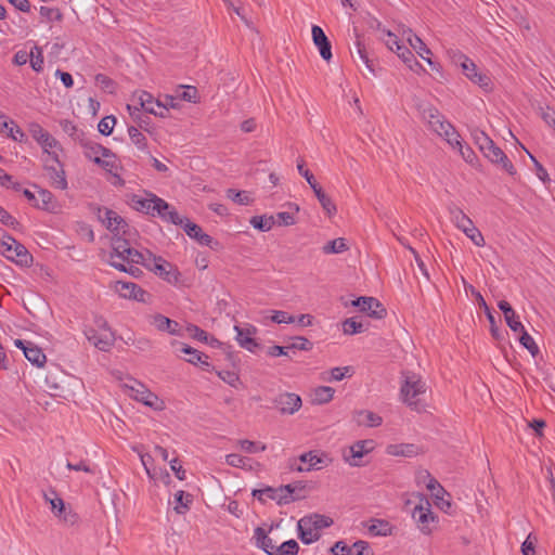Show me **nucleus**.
<instances>
[{
	"label": "nucleus",
	"instance_id": "6ab92c4d",
	"mask_svg": "<svg viewBox=\"0 0 555 555\" xmlns=\"http://www.w3.org/2000/svg\"><path fill=\"white\" fill-rule=\"evenodd\" d=\"M234 330L236 332V340L238 345L250 352H255L259 347V344L254 338L257 333V328L251 324H244L243 326L235 325Z\"/></svg>",
	"mask_w": 555,
	"mask_h": 555
},
{
	"label": "nucleus",
	"instance_id": "09e8293b",
	"mask_svg": "<svg viewBox=\"0 0 555 555\" xmlns=\"http://www.w3.org/2000/svg\"><path fill=\"white\" fill-rule=\"evenodd\" d=\"M156 216L160 217L163 220L170 222L176 225L183 224L185 217H181L178 211L168 204V209L164 210L163 214H157Z\"/></svg>",
	"mask_w": 555,
	"mask_h": 555
},
{
	"label": "nucleus",
	"instance_id": "9d476101",
	"mask_svg": "<svg viewBox=\"0 0 555 555\" xmlns=\"http://www.w3.org/2000/svg\"><path fill=\"white\" fill-rule=\"evenodd\" d=\"M132 204L135 210L153 217L168 209V203L154 194L150 198L133 196Z\"/></svg>",
	"mask_w": 555,
	"mask_h": 555
},
{
	"label": "nucleus",
	"instance_id": "1a4fd4ad",
	"mask_svg": "<svg viewBox=\"0 0 555 555\" xmlns=\"http://www.w3.org/2000/svg\"><path fill=\"white\" fill-rule=\"evenodd\" d=\"M96 217L111 232H122L124 235L128 234L127 222L114 210L105 207H96Z\"/></svg>",
	"mask_w": 555,
	"mask_h": 555
},
{
	"label": "nucleus",
	"instance_id": "37998d69",
	"mask_svg": "<svg viewBox=\"0 0 555 555\" xmlns=\"http://www.w3.org/2000/svg\"><path fill=\"white\" fill-rule=\"evenodd\" d=\"M250 224L262 232L270 231L275 224L274 216H254L250 219Z\"/></svg>",
	"mask_w": 555,
	"mask_h": 555
},
{
	"label": "nucleus",
	"instance_id": "393cba45",
	"mask_svg": "<svg viewBox=\"0 0 555 555\" xmlns=\"http://www.w3.org/2000/svg\"><path fill=\"white\" fill-rule=\"evenodd\" d=\"M138 98L139 105L142 107L143 111H145L149 114H153L155 116L165 117L164 112L162 108L159 111L156 109V101L154 100V96L147 92V91H138L133 93V100Z\"/></svg>",
	"mask_w": 555,
	"mask_h": 555
},
{
	"label": "nucleus",
	"instance_id": "c756f323",
	"mask_svg": "<svg viewBox=\"0 0 555 555\" xmlns=\"http://www.w3.org/2000/svg\"><path fill=\"white\" fill-rule=\"evenodd\" d=\"M403 35L405 36L409 44L413 48V50L416 51V53L422 59H425V56L431 54L430 49L425 44V42L417 35H415L412 31V29L404 30Z\"/></svg>",
	"mask_w": 555,
	"mask_h": 555
},
{
	"label": "nucleus",
	"instance_id": "dca6fc26",
	"mask_svg": "<svg viewBox=\"0 0 555 555\" xmlns=\"http://www.w3.org/2000/svg\"><path fill=\"white\" fill-rule=\"evenodd\" d=\"M373 449V440H359L349 448V454L344 453V459L350 466L359 467L362 465L361 459Z\"/></svg>",
	"mask_w": 555,
	"mask_h": 555
},
{
	"label": "nucleus",
	"instance_id": "f3484780",
	"mask_svg": "<svg viewBox=\"0 0 555 555\" xmlns=\"http://www.w3.org/2000/svg\"><path fill=\"white\" fill-rule=\"evenodd\" d=\"M43 499L47 503L50 504L53 514L63 518L66 522H74V518L76 515L72 512H66L65 504L62 498H60L54 489H49V491L43 492Z\"/></svg>",
	"mask_w": 555,
	"mask_h": 555
},
{
	"label": "nucleus",
	"instance_id": "4468645a",
	"mask_svg": "<svg viewBox=\"0 0 555 555\" xmlns=\"http://www.w3.org/2000/svg\"><path fill=\"white\" fill-rule=\"evenodd\" d=\"M456 61L461 63L462 70L469 80L479 85L481 88L486 89L489 87L490 78L485 74L478 73L476 64L470 59L459 53Z\"/></svg>",
	"mask_w": 555,
	"mask_h": 555
},
{
	"label": "nucleus",
	"instance_id": "2eb2a0df",
	"mask_svg": "<svg viewBox=\"0 0 555 555\" xmlns=\"http://www.w3.org/2000/svg\"><path fill=\"white\" fill-rule=\"evenodd\" d=\"M351 305L374 319H383L386 315V309L374 297L362 296L352 300Z\"/></svg>",
	"mask_w": 555,
	"mask_h": 555
},
{
	"label": "nucleus",
	"instance_id": "72a5a7b5",
	"mask_svg": "<svg viewBox=\"0 0 555 555\" xmlns=\"http://www.w3.org/2000/svg\"><path fill=\"white\" fill-rule=\"evenodd\" d=\"M369 532L374 537H388L392 534V526L385 519H372Z\"/></svg>",
	"mask_w": 555,
	"mask_h": 555
},
{
	"label": "nucleus",
	"instance_id": "69168bd1",
	"mask_svg": "<svg viewBox=\"0 0 555 555\" xmlns=\"http://www.w3.org/2000/svg\"><path fill=\"white\" fill-rule=\"evenodd\" d=\"M353 555H374L369 542L358 540L352 545Z\"/></svg>",
	"mask_w": 555,
	"mask_h": 555
},
{
	"label": "nucleus",
	"instance_id": "f8f14e48",
	"mask_svg": "<svg viewBox=\"0 0 555 555\" xmlns=\"http://www.w3.org/2000/svg\"><path fill=\"white\" fill-rule=\"evenodd\" d=\"M184 232L189 237L195 240L199 245L207 246L212 250H218L220 247V243L214 240L210 235L205 233L199 225L191 222L188 218L184 220L183 224Z\"/></svg>",
	"mask_w": 555,
	"mask_h": 555
},
{
	"label": "nucleus",
	"instance_id": "20e7f679",
	"mask_svg": "<svg viewBox=\"0 0 555 555\" xmlns=\"http://www.w3.org/2000/svg\"><path fill=\"white\" fill-rule=\"evenodd\" d=\"M80 146L83 149L85 157L92 160L103 169L112 171V169L116 167L115 154L109 149L88 137L83 140Z\"/></svg>",
	"mask_w": 555,
	"mask_h": 555
},
{
	"label": "nucleus",
	"instance_id": "a211bd4d",
	"mask_svg": "<svg viewBox=\"0 0 555 555\" xmlns=\"http://www.w3.org/2000/svg\"><path fill=\"white\" fill-rule=\"evenodd\" d=\"M482 154L492 164L500 166L508 175H511V176L516 175V169H515L514 165L508 159L506 154L495 143L489 145V147H487V151H485Z\"/></svg>",
	"mask_w": 555,
	"mask_h": 555
},
{
	"label": "nucleus",
	"instance_id": "f704fd0d",
	"mask_svg": "<svg viewBox=\"0 0 555 555\" xmlns=\"http://www.w3.org/2000/svg\"><path fill=\"white\" fill-rule=\"evenodd\" d=\"M112 251L109 253V259H108V262L109 261H117L116 259L120 256V255H124V251L128 250V247L130 246V242L116 234L113 238H112Z\"/></svg>",
	"mask_w": 555,
	"mask_h": 555
},
{
	"label": "nucleus",
	"instance_id": "4c0bfd02",
	"mask_svg": "<svg viewBox=\"0 0 555 555\" xmlns=\"http://www.w3.org/2000/svg\"><path fill=\"white\" fill-rule=\"evenodd\" d=\"M306 486L302 482L288 483L280 487V492L282 496H287V504L299 500L302 495H299L298 492L305 490Z\"/></svg>",
	"mask_w": 555,
	"mask_h": 555
},
{
	"label": "nucleus",
	"instance_id": "864d4df0",
	"mask_svg": "<svg viewBox=\"0 0 555 555\" xmlns=\"http://www.w3.org/2000/svg\"><path fill=\"white\" fill-rule=\"evenodd\" d=\"M343 331L347 335H354L364 331V325L356 321L354 318H349L343 323Z\"/></svg>",
	"mask_w": 555,
	"mask_h": 555
},
{
	"label": "nucleus",
	"instance_id": "e433bc0d",
	"mask_svg": "<svg viewBox=\"0 0 555 555\" xmlns=\"http://www.w3.org/2000/svg\"><path fill=\"white\" fill-rule=\"evenodd\" d=\"M357 423L367 427H377L383 423V418L374 412L362 410L357 412Z\"/></svg>",
	"mask_w": 555,
	"mask_h": 555
},
{
	"label": "nucleus",
	"instance_id": "c03bdc74",
	"mask_svg": "<svg viewBox=\"0 0 555 555\" xmlns=\"http://www.w3.org/2000/svg\"><path fill=\"white\" fill-rule=\"evenodd\" d=\"M62 129L65 133H67L75 142L79 143V145L87 138L86 133L82 130H79L76 125H74L69 120H64L61 122Z\"/></svg>",
	"mask_w": 555,
	"mask_h": 555
},
{
	"label": "nucleus",
	"instance_id": "412c9836",
	"mask_svg": "<svg viewBox=\"0 0 555 555\" xmlns=\"http://www.w3.org/2000/svg\"><path fill=\"white\" fill-rule=\"evenodd\" d=\"M274 404L282 414H294L301 406V398L293 392H284L274 399Z\"/></svg>",
	"mask_w": 555,
	"mask_h": 555
},
{
	"label": "nucleus",
	"instance_id": "8fccbe9b",
	"mask_svg": "<svg viewBox=\"0 0 555 555\" xmlns=\"http://www.w3.org/2000/svg\"><path fill=\"white\" fill-rule=\"evenodd\" d=\"M348 249L345 238H335L323 246L325 254H340Z\"/></svg>",
	"mask_w": 555,
	"mask_h": 555
},
{
	"label": "nucleus",
	"instance_id": "58836bf2",
	"mask_svg": "<svg viewBox=\"0 0 555 555\" xmlns=\"http://www.w3.org/2000/svg\"><path fill=\"white\" fill-rule=\"evenodd\" d=\"M335 390L330 386H320L313 390L312 402L317 404L328 403L334 397Z\"/></svg>",
	"mask_w": 555,
	"mask_h": 555
},
{
	"label": "nucleus",
	"instance_id": "f03ea898",
	"mask_svg": "<svg viewBox=\"0 0 555 555\" xmlns=\"http://www.w3.org/2000/svg\"><path fill=\"white\" fill-rule=\"evenodd\" d=\"M333 525V519L320 515V514H311L305 516L298 520V537L305 544H311L320 539V530L324 528H328Z\"/></svg>",
	"mask_w": 555,
	"mask_h": 555
},
{
	"label": "nucleus",
	"instance_id": "79ce46f5",
	"mask_svg": "<svg viewBox=\"0 0 555 555\" xmlns=\"http://www.w3.org/2000/svg\"><path fill=\"white\" fill-rule=\"evenodd\" d=\"M387 452L391 455L413 456L417 453V447L412 443L389 446Z\"/></svg>",
	"mask_w": 555,
	"mask_h": 555
},
{
	"label": "nucleus",
	"instance_id": "338daca9",
	"mask_svg": "<svg viewBox=\"0 0 555 555\" xmlns=\"http://www.w3.org/2000/svg\"><path fill=\"white\" fill-rule=\"evenodd\" d=\"M540 116L544 122L555 130V111L548 106L540 107Z\"/></svg>",
	"mask_w": 555,
	"mask_h": 555
},
{
	"label": "nucleus",
	"instance_id": "6e6d98bb",
	"mask_svg": "<svg viewBox=\"0 0 555 555\" xmlns=\"http://www.w3.org/2000/svg\"><path fill=\"white\" fill-rule=\"evenodd\" d=\"M227 196L231 198L234 203L240 205H248L251 202L249 194L246 191H236L234 189H229L227 191Z\"/></svg>",
	"mask_w": 555,
	"mask_h": 555
},
{
	"label": "nucleus",
	"instance_id": "774afa93",
	"mask_svg": "<svg viewBox=\"0 0 555 555\" xmlns=\"http://www.w3.org/2000/svg\"><path fill=\"white\" fill-rule=\"evenodd\" d=\"M333 555H353L352 546L347 545L344 541H337L332 547Z\"/></svg>",
	"mask_w": 555,
	"mask_h": 555
},
{
	"label": "nucleus",
	"instance_id": "e2e57ef3",
	"mask_svg": "<svg viewBox=\"0 0 555 555\" xmlns=\"http://www.w3.org/2000/svg\"><path fill=\"white\" fill-rule=\"evenodd\" d=\"M474 139L481 153L487 151V147L494 143L493 140L483 131L476 132Z\"/></svg>",
	"mask_w": 555,
	"mask_h": 555
},
{
	"label": "nucleus",
	"instance_id": "0eeeda50",
	"mask_svg": "<svg viewBox=\"0 0 555 555\" xmlns=\"http://www.w3.org/2000/svg\"><path fill=\"white\" fill-rule=\"evenodd\" d=\"M147 260L146 269L153 271L155 274L172 285H177L179 283L180 272L173 264L155 255L149 256Z\"/></svg>",
	"mask_w": 555,
	"mask_h": 555
},
{
	"label": "nucleus",
	"instance_id": "5701e85b",
	"mask_svg": "<svg viewBox=\"0 0 555 555\" xmlns=\"http://www.w3.org/2000/svg\"><path fill=\"white\" fill-rule=\"evenodd\" d=\"M311 33L313 43L318 47L320 55L324 61L328 62L333 56L332 46L324 30L320 26L313 25Z\"/></svg>",
	"mask_w": 555,
	"mask_h": 555
},
{
	"label": "nucleus",
	"instance_id": "7ed1b4c3",
	"mask_svg": "<svg viewBox=\"0 0 555 555\" xmlns=\"http://www.w3.org/2000/svg\"><path fill=\"white\" fill-rule=\"evenodd\" d=\"M94 323L98 327L86 326L83 334L89 343L101 351H108L115 341L114 333L102 317H96Z\"/></svg>",
	"mask_w": 555,
	"mask_h": 555
},
{
	"label": "nucleus",
	"instance_id": "423d86ee",
	"mask_svg": "<svg viewBox=\"0 0 555 555\" xmlns=\"http://www.w3.org/2000/svg\"><path fill=\"white\" fill-rule=\"evenodd\" d=\"M0 254L21 266L27 267L33 262V256L26 247L11 235H3L0 238Z\"/></svg>",
	"mask_w": 555,
	"mask_h": 555
},
{
	"label": "nucleus",
	"instance_id": "052dcab7",
	"mask_svg": "<svg viewBox=\"0 0 555 555\" xmlns=\"http://www.w3.org/2000/svg\"><path fill=\"white\" fill-rule=\"evenodd\" d=\"M238 444H240L241 449L247 453H257L260 451H264L267 449L266 444L256 443V442L247 440V439L240 440Z\"/></svg>",
	"mask_w": 555,
	"mask_h": 555
},
{
	"label": "nucleus",
	"instance_id": "c85d7f7f",
	"mask_svg": "<svg viewBox=\"0 0 555 555\" xmlns=\"http://www.w3.org/2000/svg\"><path fill=\"white\" fill-rule=\"evenodd\" d=\"M423 118L427 120L429 127L434 131H438L448 120L434 106L423 108Z\"/></svg>",
	"mask_w": 555,
	"mask_h": 555
},
{
	"label": "nucleus",
	"instance_id": "bb28decb",
	"mask_svg": "<svg viewBox=\"0 0 555 555\" xmlns=\"http://www.w3.org/2000/svg\"><path fill=\"white\" fill-rule=\"evenodd\" d=\"M180 352L190 356V358L186 359L188 362L194 365H201L204 370L210 371L211 365L207 361L208 357L205 353L185 344H181Z\"/></svg>",
	"mask_w": 555,
	"mask_h": 555
},
{
	"label": "nucleus",
	"instance_id": "f257e3e1",
	"mask_svg": "<svg viewBox=\"0 0 555 555\" xmlns=\"http://www.w3.org/2000/svg\"><path fill=\"white\" fill-rule=\"evenodd\" d=\"M426 392V384L422 377L413 372L402 373V384L400 387V397L404 404L415 411H422L424 405L421 402V396Z\"/></svg>",
	"mask_w": 555,
	"mask_h": 555
},
{
	"label": "nucleus",
	"instance_id": "680f3d73",
	"mask_svg": "<svg viewBox=\"0 0 555 555\" xmlns=\"http://www.w3.org/2000/svg\"><path fill=\"white\" fill-rule=\"evenodd\" d=\"M271 320L278 324H289L295 322V318L286 311L273 310Z\"/></svg>",
	"mask_w": 555,
	"mask_h": 555
},
{
	"label": "nucleus",
	"instance_id": "49530a36",
	"mask_svg": "<svg viewBox=\"0 0 555 555\" xmlns=\"http://www.w3.org/2000/svg\"><path fill=\"white\" fill-rule=\"evenodd\" d=\"M29 62H30V66H31V68H33L35 72H37V73L42 72V69H43V64H44L42 48H40V47H38V46H35V47L30 50V53H29Z\"/></svg>",
	"mask_w": 555,
	"mask_h": 555
},
{
	"label": "nucleus",
	"instance_id": "ea45409f",
	"mask_svg": "<svg viewBox=\"0 0 555 555\" xmlns=\"http://www.w3.org/2000/svg\"><path fill=\"white\" fill-rule=\"evenodd\" d=\"M128 134L130 141L141 152L149 153L147 151V139L146 137L134 126L128 127Z\"/></svg>",
	"mask_w": 555,
	"mask_h": 555
},
{
	"label": "nucleus",
	"instance_id": "9b49d317",
	"mask_svg": "<svg viewBox=\"0 0 555 555\" xmlns=\"http://www.w3.org/2000/svg\"><path fill=\"white\" fill-rule=\"evenodd\" d=\"M43 168L47 171L50 184L54 189L66 190L68 186L64 165L60 159L52 162L49 158H42Z\"/></svg>",
	"mask_w": 555,
	"mask_h": 555
},
{
	"label": "nucleus",
	"instance_id": "bf43d9fd",
	"mask_svg": "<svg viewBox=\"0 0 555 555\" xmlns=\"http://www.w3.org/2000/svg\"><path fill=\"white\" fill-rule=\"evenodd\" d=\"M39 13L42 17L48 21H57L61 22L63 20V13L57 8H49V7H40Z\"/></svg>",
	"mask_w": 555,
	"mask_h": 555
},
{
	"label": "nucleus",
	"instance_id": "0e129e2a",
	"mask_svg": "<svg viewBox=\"0 0 555 555\" xmlns=\"http://www.w3.org/2000/svg\"><path fill=\"white\" fill-rule=\"evenodd\" d=\"M248 461L249 459L235 453H231L225 456V463L237 468H244Z\"/></svg>",
	"mask_w": 555,
	"mask_h": 555
},
{
	"label": "nucleus",
	"instance_id": "3c124183",
	"mask_svg": "<svg viewBox=\"0 0 555 555\" xmlns=\"http://www.w3.org/2000/svg\"><path fill=\"white\" fill-rule=\"evenodd\" d=\"M28 131L33 139L40 145L46 142L47 138L51 135L46 129H43L38 122H31L28 126Z\"/></svg>",
	"mask_w": 555,
	"mask_h": 555
},
{
	"label": "nucleus",
	"instance_id": "5fc2aeb1",
	"mask_svg": "<svg viewBox=\"0 0 555 555\" xmlns=\"http://www.w3.org/2000/svg\"><path fill=\"white\" fill-rule=\"evenodd\" d=\"M521 335L519 337L520 344L533 356L535 357L539 353V347L535 344L534 339L526 332V330L520 332Z\"/></svg>",
	"mask_w": 555,
	"mask_h": 555
},
{
	"label": "nucleus",
	"instance_id": "7c9ffc66",
	"mask_svg": "<svg viewBox=\"0 0 555 555\" xmlns=\"http://www.w3.org/2000/svg\"><path fill=\"white\" fill-rule=\"evenodd\" d=\"M449 214L455 227L462 230L463 232L467 231V229L474 224L472 219L468 216H466L461 208L456 206L450 207Z\"/></svg>",
	"mask_w": 555,
	"mask_h": 555
},
{
	"label": "nucleus",
	"instance_id": "13d9d810",
	"mask_svg": "<svg viewBox=\"0 0 555 555\" xmlns=\"http://www.w3.org/2000/svg\"><path fill=\"white\" fill-rule=\"evenodd\" d=\"M217 375L231 387L237 388L240 385V376L234 371L221 370L217 371Z\"/></svg>",
	"mask_w": 555,
	"mask_h": 555
},
{
	"label": "nucleus",
	"instance_id": "a878e982",
	"mask_svg": "<svg viewBox=\"0 0 555 555\" xmlns=\"http://www.w3.org/2000/svg\"><path fill=\"white\" fill-rule=\"evenodd\" d=\"M254 498L264 503L266 499L274 500L279 505L287 504V496H282L280 488L266 487L263 489H254L251 492Z\"/></svg>",
	"mask_w": 555,
	"mask_h": 555
},
{
	"label": "nucleus",
	"instance_id": "4d7b16f0",
	"mask_svg": "<svg viewBox=\"0 0 555 555\" xmlns=\"http://www.w3.org/2000/svg\"><path fill=\"white\" fill-rule=\"evenodd\" d=\"M287 348H291V350L310 351L313 348V344L306 337L297 336L287 345Z\"/></svg>",
	"mask_w": 555,
	"mask_h": 555
},
{
	"label": "nucleus",
	"instance_id": "a19ab883",
	"mask_svg": "<svg viewBox=\"0 0 555 555\" xmlns=\"http://www.w3.org/2000/svg\"><path fill=\"white\" fill-rule=\"evenodd\" d=\"M175 501L177 505L175 506V511L178 514H184L189 508L190 504L193 501L192 494L184 492L183 490H179L175 494Z\"/></svg>",
	"mask_w": 555,
	"mask_h": 555
},
{
	"label": "nucleus",
	"instance_id": "473e14b6",
	"mask_svg": "<svg viewBox=\"0 0 555 555\" xmlns=\"http://www.w3.org/2000/svg\"><path fill=\"white\" fill-rule=\"evenodd\" d=\"M38 199H39V206H36V208L49 211V212H55L57 209V203L54 198V195L46 189H38Z\"/></svg>",
	"mask_w": 555,
	"mask_h": 555
},
{
	"label": "nucleus",
	"instance_id": "4be33fe9",
	"mask_svg": "<svg viewBox=\"0 0 555 555\" xmlns=\"http://www.w3.org/2000/svg\"><path fill=\"white\" fill-rule=\"evenodd\" d=\"M131 396L139 402L153 408L154 410L162 409V401L159 398L153 393L151 390L145 388L142 384L137 383V387H131Z\"/></svg>",
	"mask_w": 555,
	"mask_h": 555
},
{
	"label": "nucleus",
	"instance_id": "de8ad7c7",
	"mask_svg": "<svg viewBox=\"0 0 555 555\" xmlns=\"http://www.w3.org/2000/svg\"><path fill=\"white\" fill-rule=\"evenodd\" d=\"M298 551V543L295 540L291 539L283 542L280 546L275 547L274 551H272L271 555H297Z\"/></svg>",
	"mask_w": 555,
	"mask_h": 555
},
{
	"label": "nucleus",
	"instance_id": "a18cd8bd",
	"mask_svg": "<svg viewBox=\"0 0 555 555\" xmlns=\"http://www.w3.org/2000/svg\"><path fill=\"white\" fill-rule=\"evenodd\" d=\"M154 256L151 251L146 250L145 253L139 251L134 248H131L128 256H125L127 260V264H142L146 268L149 262L147 257Z\"/></svg>",
	"mask_w": 555,
	"mask_h": 555
},
{
	"label": "nucleus",
	"instance_id": "2f4dec72",
	"mask_svg": "<svg viewBox=\"0 0 555 555\" xmlns=\"http://www.w3.org/2000/svg\"><path fill=\"white\" fill-rule=\"evenodd\" d=\"M255 545L262 551H264L268 555L272 554L275 546L273 545L272 539L267 535V532L263 528L257 527L254 531Z\"/></svg>",
	"mask_w": 555,
	"mask_h": 555
},
{
	"label": "nucleus",
	"instance_id": "ddd939ff",
	"mask_svg": "<svg viewBox=\"0 0 555 555\" xmlns=\"http://www.w3.org/2000/svg\"><path fill=\"white\" fill-rule=\"evenodd\" d=\"M412 517L416 522L418 529L424 534L431 533V524L436 522V516L433 513L428 501H426V506H424L423 504L416 505L413 509Z\"/></svg>",
	"mask_w": 555,
	"mask_h": 555
},
{
	"label": "nucleus",
	"instance_id": "603ef678",
	"mask_svg": "<svg viewBox=\"0 0 555 555\" xmlns=\"http://www.w3.org/2000/svg\"><path fill=\"white\" fill-rule=\"evenodd\" d=\"M116 125V117L108 115L103 117L98 124V130L103 135H109Z\"/></svg>",
	"mask_w": 555,
	"mask_h": 555
},
{
	"label": "nucleus",
	"instance_id": "cd10ccee",
	"mask_svg": "<svg viewBox=\"0 0 555 555\" xmlns=\"http://www.w3.org/2000/svg\"><path fill=\"white\" fill-rule=\"evenodd\" d=\"M43 153V158H49L52 162H57L60 155L63 153L61 143L51 134L47 138L46 142L40 144Z\"/></svg>",
	"mask_w": 555,
	"mask_h": 555
},
{
	"label": "nucleus",
	"instance_id": "39448f33",
	"mask_svg": "<svg viewBox=\"0 0 555 555\" xmlns=\"http://www.w3.org/2000/svg\"><path fill=\"white\" fill-rule=\"evenodd\" d=\"M332 459L324 452L309 451L302 453L298 459L288 461V468L293 472H311L320 470L328 466Z\"/></svg>",
	"mask_w": 555,
	"mask_h": 555
},
{
	"label": "nucleus",
	"instance_id": "aec40b11",
	"mask_svg": "<svg viewBox=\"0 0 555 555\" xmlns=\"http://www.w3.org/2000/svg\"><path fill=\"white\" fill-rule=\"evenodd\" d=\"M14 345L23 350L25 358L34 365L41 367L46 363V354L35 344L28 340L16 339Z\"/></svg>",
	"mask_w": 555,
	"mask_h": 555
},
{
	"label": "nucleus",
	"instance_id": "c9c22d12",
	"mask_svg": "<svg viewBox=\"0 0 555 555\" xmlns=\"http://www.w3.org/2000/svg\"><path fill=\"white\" fill-rule=\"evenodd\" d=\"M153 324L162 332H167L172 335L178 334L179 323L163 314L155 315Z\"/></svg>",
	"mask_w": 555,
	"mask_h": 555
},
{
	"label": "nucleus",
	"instance_id": "6e6552de",
	"mask_svg": "<svg viewBox=\"0 0 555 555\" xmlns=\"http://www.w3.org/2000/svg\"><path fill=\"white\" fill-rule=\"evenodd\" d=\"M387 36L389 39L386 41V44L389 50L396 52L397 55L408 65L411 70L415 73L424 70L422 64L418 63V61L415 59L413 52L404 44H402L398 40L397 36H395L391 31H387Z\"/></svg>",
	"mask_w": 555,
	"mask_h": 555
},
{
	"label": "nucleus",
	"instance_id": "b1692460",
	"mask_svg": "<svg viewBox=\"0 0 555 555\" xmlns=\"http://www.w3.org/2000/svg\"><path fill=\"white\" fill-rule=\"evenodd\" d=\"M116 291L124 298L145 301L144 296L146 295V292L135 283L119 281L116 284Z\"/></svg>",
	"mask_w": 555,
	"mask_h": 555
}]
</instances>
